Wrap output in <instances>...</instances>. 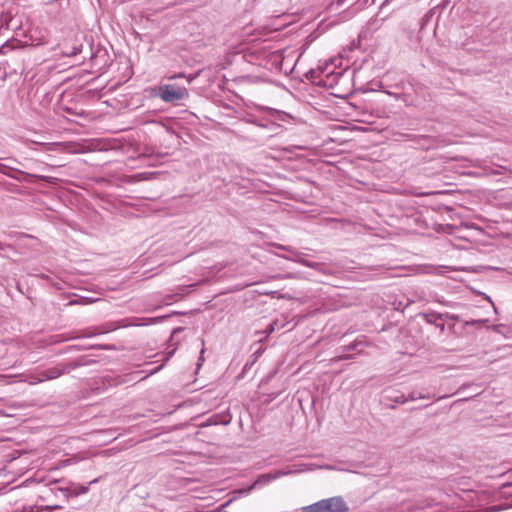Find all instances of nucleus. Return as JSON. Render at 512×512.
I'll return each mask as SVG.
<instances>
[{
	"mask_svg": "<svg viewBox=\"0 0 512 512\" xmlns=\"http://www.w3.org/2000/svg\"><path fill=\"white\" fill-rule=\"evenodd\" d=\"M349 507L342 496L322 499L301 508V512H347Z\"/></svg>",
	"mask_w": 512,
	"mask_h": 512,
	"instance_id": "1",
	"label": "nucleus"
},
{
	"mask_svg": "<svg viewBox=\"0 0 512 512\" xmlns=\"http://www.w3.org/2000/svg\"><path fill=\"white\" fill-rule=\"evenodd\" d=\"M49 485H58L55 489L63 493L66 498L77 497L89 491V485L77 484L64 478L53 480Z\"/></svg>",
	"mask_w": 512,
	"mask_h": 512,
	"instance_id": "2",
	"label": "nucleus"
},
{
	"mask_svg": "<svg viewBox=\"0 0 512 512\" xmlns=\"http://www.w3.org/2000/svg\"><path fill=\"white\" fill-rule=\"evenodd\" d=\"M188 96L189 93L185 87L167 84L159 88V97L166 103H176L188 98Z\"/></svg>",
	"mask_w": 512,
	"mask_h": 512,
	"instance_id": "3",
	"label": "nucleus"
},
{
	"mask_svg": "<svg viewBox=\"0 0 512 512\" xmlns=\"http://www.w3.org/2000/svg\"><path fill=\"white\" fill-rule=\"evenodd\" d=\"M278 248L282 249V250H289L291 251L294 255L297 256V258H290V257H287L288 260H291V261H294V262H297L301 265H304L306 267H309V268H312L314 270H317L319 272H323L324 273V267L321 263H318V262H311V261H308L306 259H304L302 257V253L293 249L292 247L290 246H284V245H279Z\"/></svg>",
	"mask_w": 512,
	"mask_h": 512,
	"instance_id": "4",
	"label": "nucleus"
},
{
	"mask_svg": "<svg viewBox=\"0 0 512 512\" xmlns=\"http://www.w3.org/2000/svg\"><path fill=\"white\" fill-rule=\"evenodd\" d=\"M65 370L60 367H52L47 370H44L38 374V376H33L31 378L30 384L40 383L46 380L56 379L62 374H64Z\"/></svg>",
	"mask_w": 512,
	"mask_h": 512,
	"instance_id": "5",
	"label": "nucleus"
},
{
	"mask_svg": "<svg viewBox=\"0 0 512 512\" xmlns=\"http://www.w3.org/2000/svg\"><path fill=\"white\" fill-rule=\"evenodd\" d=\"M287 475H289V472H286V469L276 470L270 473L262 474L258 477L254 484L251 487H249L248 491L252 490L256 485L266 484Z\"/></svg>",
	"mask_w": 512,
	"mask_h": 512,
	"instance_id": "6",
	"label": "nucleus"
},
{
	"mask_svg": "<svg viewBox=\"0 0 512 512\" xmlns=\"http://www.w3.org/2000/svg\"><path fill=\"white\" fill-rule=\"evenodd\" d=\"M30 41L33 46H40L48 43V31L46 29L35 28L30 30Z\"/></svg>",
	"mask_w": 512,
	"mask_h": 512,
	"instance_id": "7",
	"label": "nucleus"
},
{
	"mask_svg": "<svg viewBox=\"0 0 512 512\" xmlns=\"http://www.w3.org/2000/svg\"><path fill=\"white\" fill-rule=\"evenodd\" d=\"M318 469V465L314 463H301L295 464L286 469V472H289V475L299 474L304 472H310Z\"/></svg>",
	"mask_w": 512,
	"mask_h": 512,
	"instance_id": "8",
	"label": "nucleus"
},
{
	"mask_svg": "<svg viewBox=\"0 0 512 512\" xmlns=\"http://www.w3.org/2000/svg\"><path fill=\"white\" fill-rule=\"evenodd\" d=\"M422 317L425 319V321L429 324H434L441 332H444L445 330V324L444 323H438L439 319H443L444 315L441 313L436 312H427L423 313Z\"/></svg>",
	"mask_w": 512,
	"mask_h": 512,
	"instance_id": "9",
	"label": "nucleus"
},
{
	"mask_svg": "<svg viewBox=\"0 0 512 512\" xmlns=\"http://www.w3.org/2000/svg\"><path fill=\"white\" fill-rule=\"evenodd\" d=\"M385 399L395 404H404L407 402V398L404 394H393L391 391H386Z\"/></svg>",
	"mask_w": 512,
	"mask_h": 512,
	"instance_id": "10",
	"label": "nucleus"
},
{
	"mask_svg": "<svg viewBox=\"0 0 512 512\" xmlns=\"http://www.w3.org/2000/svg\"><path fill=\"white\" fill-rule=\"evenodd\" d=\"M397 99H401L406 106H419L420 101L417 98L411 97L407 94L396 95Z\"/></svg>",
	"mask_w": 512,
	"mask_h": 512,
	"instance_id": "11",
	"label": "nucleus"
},
{
	"mask_svg": "<svg viewBox=\"0 0 512 512\" xmlns=\"http://www.w3.org/2000/svg\"><path fill=\"white\" fill-rule=\"evenodd\" d=\"M167 316H160V317H152V318H146L144 323L135 324L136 326L139 325H152L157 324L163 321Z\"/></svg>",
	"mask_w": 512,
	"mask_h": 512,
	"instance_id": "12",
	"label": "nucleus"
},
{
	"mask_svg": "<svg viewBox=\"0 0 512 512\" xmlns=\"http://www.w3.org/2000/svg\"><path fill=\"white\" fill-rule=\"evenodd\" d=\"M62 506L60 505H49V506H43L40 508V512H52L55 510H61Z\"/></svg>",
	"mask_w": 512,
	"mask_h": 512,
	"instance_id": "13",
	"label": "nucleus"
},
{
	"mask_svg": "<svg viewBox=\"0 0 512 512\" xmlns=\"http://www.w3.org/2000/svg\"><path fill=\"white\" fill-rule=\"evenodd\" d=\"M487 323H488L487 319H478V320L467 321L465 324L470 325V326H475V325H485Z\"/></svg>",
	"mask_w": 512,
	"mask_h": 512,
	"instance_id": "14",
	"label": "nucleus"
},
{
	"mask_svg": "<svg viewBox=\"0 0 512 512\" xmlns=\"http://www.w3.org/2000/svg\"><path fill=\"white\" fill-rule=\"evenodd\" d=\"M420 397H421V393H417L416 391H412L411 393H409L408 396H406L407 402L418 400V399H420Z\"/></svg>",
	"mask_w": 512,
	"mask_h": 512,
	"instance_id": "15",
	"label": "nucleus"
},
{
	"mask_svg": "<svg viewBox=\"0 0 512 512\" xmlns=\"http://www.w3.org/2000/svg\"><path fill=\"white\" fill-rule=\"evenodd\" d=\"M296 274L294 273H288L286 275H276V276H273L272 278L273 279H293V278H296Z\"/></svg>",
	"mask_w": 512,
	"mask_h": 512,
	"instance_id": "16",
	"label": "nucleus"
},
{
	"mask_svg": "<svg viewBox=\"0 0 512 512\" xmlns=\"http://www.w3.org/2000/svg\"><path fill=\"white\" fill-rule=\"evenodd\" d=\"M504 325L503 324H497V325H493L491 328L494 332L496 333H499V334H502V329H503Z\"/></svg>",
	"mask_w": 512,
	"mask_h": 512,
	"instance_id": "17",
	"label": "nucleus"
},
{
	"mask_svg": "<svg viewBox=\"0 0 512 512\" xmlns=\"http://www.w3.org/2000/svg\"><path fill=\"white\" fill-rule=\"evenodd\" d=\"M318 469L339 470L335 466L328 465V464H326V465H318Z\"/></svg>",
	"mask_w": 512,
	"mask_h": 512,
	"instance_id": "18",
	"label": "nucleus"
},
{
	"mask_svg": "<svg viewBox=\"0 0 512 512\" xmlns=\"http://www.w3.org/2000/svg\"><path fill=\"white\" fill-rule=\"evenodd\" d=\"M276 324H277L276 322H272V323H270V324L267 326V328H266V332H268V333H272V332H274V331H275V326H276Z\"/></svg>",
	"mask_w": 512,
	"mask_h": 512,
	"instance_id": "19",
	"label": "nucleus"
},
{
	"mask_svg": "<svg viewBox=\"0 0 512 512\" xmlns=\"http://www.w3.org/2000/svg\"><path fill=\"white\" fill-rule=\"evenodd\" d=\"M444 318L451 319V320H459V316L455 314H443Z\"/></svg>",
	"mask_w": 512,
	"mask_h": 512,
	"instance_id": "20",
	"label": "nucleus"
},
{
	"mask_svg": "<svg viewBox=\"0 0 512 512\" xmlns=\"http://www.w3.org/2000/svg\"><path fill=\"white\" fill-rule=\"evenodd\" d=\"M440 304L442 305H446V306H449V307H454L456 306V303H452V302H444L442 300H437Z\"/></svg>",
	"mask_w": 512,
	"mask_h": 512,
	"instance_id": "21",
	"label": "nucleus"
},
{
	"mask_svg": "<svg viewBox=\"0 0 512 512\" xmlns=\"http://www.w3.org/2000/svg\"><path fill=\"white\" fill-rule=\"evenodd\" d=\"M286 251H287L289 254H288V255H284V256H283V258H285V259H287V260H288V258H287V257H290V258H297V256H296V255H294L291 251H289V250H286Z\"/></svg>",
	"mask_w": 512,
	"mask_h": 512,
	"instance_id": "22",
	"label": "nucleus"
},
{
	"mask_svg": "<svg viewBox=\"0 0 512 512\" xmlns=\"http://www.w3.org/2000/svg\"><path fill=\"white\" fill-rule=\"evenodd\" d=\"M499 510H500V508H498L496 506H493V507L487 509L485 512H496V511H499Z\"/></svg>",
	"mask_w": 512,
	"mask_h": 512,
	"instance_id": "23",
	"label": "nucleus"
},
{
	"mask_svg": "<svg viewBox=\"0 0 512 512\" xmlns=\"http://www.w3.org/2000/svg\"><path fill=\"white\" fill-rule=\"evenodd\" d=\"M428 398H430V395H429V394H422V393H421V397H420V399H428Z\"/></svg>",
	"mask_w": 512,
	"mask_h": 512,
	"instance_id": "24",
	"label": "nucleus"
},
{
	"mask_svg": "<svg viewBox=\"0 0 512 512\" xmlns=\"http://www.w3.org/2000/svg\"><path fill=\"white\" fill-rule=\"evenodd\" d=\"M97 482H98V479L96 478V479L92 480V481L89 483V485L94 484V483H97Z\"/></svg>",
	"mask_w": 512,
	"mask_h": 512,
	"instance_id": "25",
	"label": "nucleus"
},
{
	"mask_svg": "<svg viewBox=\"0 0 512 512\" xmlns=\"http://www.w3.org/2000/svg\"><path fill=\"white\" fill-rule=\"evenodd\" d=\"M4 247H3V244L0 242V250H3Z\"/></svg>",
	"mask_w": 512,
	"mask_h": 512,
	"instance_id": "26",
	"label": "nucleus"
},
{
	"mask_svg": "<svg viewBox=\"0 0 512 512\" xmlns=\"http://www.w3.org/2000/svg\"><path fill=\"white\" fill-rule=\"evenodd\" d=\"M78 52H79V51L75 50V51L72 53V55H77V53H78Z\"/></svg>",
	"mask_w": 512,
	"mask_h": 512,
	"instance_id": "27",
	"label": "nucleus"
},
{
	"mask_svg": "<svg viewBox=\"0 0 512 512\" xmlns=\"http://www.w3.org/2000/svg\"><path fill=\"white\" fill-rule=\"evenodd\" d=\"M223 424L229 423V420L222 421Z\"/></svg>",
	"mask_w": 512,
	"mask_h": 512,
	"instance_id": "28",
	"label": "nucleus"
},
{
	"mask_svg": "<svg viewBox=\"0 0 512 512\" xmlns=\"http://www.w3.org/2000/svg\"><path fill=\"white\" fill-rule=\"evenodd\" d=\"M93 300H88V301H85L84 303H92Z\"/></svg>",
	"mask_w": 512,
	"mask_h": 512,
	"instance_id": "29",
	"label": "nucleus"
},
{
	"mask_svg": "<svg viewBox=\"0 0 512 512\" xmlns=\"http://www.w3.org/2000/svg\"><path fill=\"white\" fill-rule=\"evenodd\" d=\"M211 512H220V510H214V511H211Z\"/></svg>",
	"mask_w": 512,
	"mask_h": 512,
	"instance_id": "30",
	"label": "nucleus"
}]
</instances>
